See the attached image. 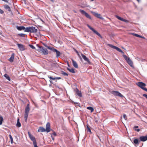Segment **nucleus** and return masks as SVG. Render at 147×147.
I'll return each mask as SVG.
<instances>
[{
    "label": "nucleus",
    "mask_w": 147,
    "mask_h": 147,
    "mask_svg": "<svg viewBox=\"0 0 147 147\" xmlns=\"http://www.w3.org/2000/svg\"><path fill=\"white\" fill-rule=\"evenodd\" d=\"M36 46L39 48L37 50L38 51H41L44 55H47L48 54V51L45 48L43 47L39 46L38 45H36Z\"/></svg>",
    "instance_id": "nucleus-1"
},
{
    "label": "nucleus",
    "mask_w": 147,
    "mask_h": 147,
    "mask_svg": "<svg viewBox=\"0 0 147 147\" xmlns=\"http://www.w3.org/2000/svg\"><path fill=\"white\" fill-rule=\"evenodd\" d=\"M37 28H36L35 27L33 26L27 27L26 28L25 30L26 32H28L36 33L37 32Z\"/></svg>",
    "instance_id": "nucleus-2"
},
{
    "label": "nucleus",
    "mask_w": 147,
    "mask_h": 147,
    "mask_svg": "<svg viewBox=\"0 0 147 147\" xmlns=\"http://www.w3.org/2000/svg\"><path fill=\"white\" fill-rule=\"evenodd\" d=\"M29 105L28 104L26 107L24 112V119L26 122L28 117V114L30 111Z\"/></svg>",
    "instance_id": "nucleus-3"
},
{
    "label": "nucleus",
    "mask_w": 147,
    "mask_h": 147,
    "mask_svg": "<svg viewBox=\"0 0 147 147\" xmlns=\"http://www.w3.org/2000/svg\"><path fill=\"white\" fill-rule=\"evenodd\" d=\"M123 56L128 64L131 67H132L133 65V63L130 58L128 57L125 55H123Z\"/></svg>",
    "instance_id": "nucleus-4"
},
{
    "label": "nucleus",
    "mask_w": 147,
    "mask_h": 147,
    "mask_svg": "<svg viewBox=\"0 0 147 147\" xmlns=\"http://www.w3.org/2000/svg\"><path fill=\"white\" fill-rule=\"evenodd\" d=\"M107 45L109 46V47H111L113 48L114 49H115L117 51H118L121 52L122 54H124V52L120 49L119 48L117 47H116L115 46H113L111 44H107Z\"/></svg>",
    "instance_id": "nucleus-5"
},
{
    "label": "nucleus",
    "mask_w": 147,
    "mask_h": 147,
    "mask_svg": "<svg viewBox=\"0 0 147 147\" xmlns=\"http://www.w3.org/2000/svg\"><path fill=\"white\" fill-rule=\"evenodd\" d=\"M111 93L115 96H118L122 98L124 97L123 95L118 91H113L111 92Z\"/></svg>",
    "instance_id": "nucleus-6"
},
{
    "label": "nucleus",
    "mask_w": 147,
    "mask_h": 147,
    "mask_svg": "<svg viewBox=\"0 0 147 147\" xmlns=\"http://www.w3.org/2000/svg\"><path fill=\"white\" fill-rule=\"evenodd\" d=\"M137 85L144 90L146 88L144 87L146 86V84L142 82H138L137 83Z\"/></svg>",
    "instance_id": "nucleus-7"
},
{
    "label": "nucleus",
    "mask_w": 147,
    "mask_h": 147,
    "mask_svg": "<svg viewBox=\"0 0 147 147\" xmlns=\"http://www.w3.org/2000/svg\"><path fill=\"white\" fill-rule=\"evenodd\" d=\"M49 50L52 51L53 52H55L56 53V57L58 58L60 56L61 53L60 52L57 50L56 49H55L54 48L52 47V48L49 47Z\"/></svg>",
    "instance_id": "nucleus-8"
},
{
    "label": "nucleus",
    "mask_w": 147,
    "mask_h": 147,
    "mask_svg": "<svg viewBox=\"0 0 147 147\" xmlns=\"http://www.w3.org/2000/svg\"><path fill=\"white\" fill-rule=\"evenodd\" d=\"M79 11L82 15H84L86 18L90 19H92V18L90 16L84 11L82 9H80Z\"/></svg>",
    "instance_id": "nucleus-9"
},
{
    "label": "nucleus",
    "mask_w": 147,
    "mask_h": 147,
    "mask_svg": "<svg viewBox=\"0 0 147 147\" xmlns=\"http://www.w3.org/2000/svg\"><path fill=\"white\" fill-rule=\"evenodd\" d=\"M88 27L92 30L95 34H97L99 37H101V36L100 34L96 30L94 29L93 28L91 27L88 24L87 25Z\"/></svg>",
    "instance_id": "nucleus-10"
},
{
    "label": "nucleus",
    "mask_w": 147,
    "mask_h": 147,
    "mask_svg": "<svg viewBox=\"0 0 147 147\" xmlns=\"http://www.w3.org/2000/svg\"><path fill=\"white\" fill-rule=\"evenodd\" d=\"M139 139L140 141L145 142L147 140V135L145 136H141L139 138Z\"/></svg>",
    "instance_id": "nucleus-11"
},
{
    "label": "nucleus",
    "mask_w": 147,
    "mask_h": 147,
    "mask_svg": "<svg viewBox=\"0 0 147 147\" xmlns=\"http://www.w3.org/2000/svg\"><path fill=\"white\" fill-rule=\"evenodd\" d=\"M17 45L21 51H23L25 50L24 46L23 45L20 44H17Z\"/></svg>",
    "instance_id": "nucleus-12"
},
{
    "label": "nucleus",
    "mask_w": 147,
    "mask_h": 147,
    "mask_svg": "<svg viewBox=\"0 0 147 147\" xmlns=\"http://www.w3.org/2000/svg\"><path fill=\"white\" fill-rule=\"evenodd\" d=\"M46 131L47 132H49L50 131V124L49 122H48L46 125Z\"/></svg>",
    "instance_id": "nucleus-13"
},
{
    "label": "nucleus",
    "mask_w": 147,
    "mask_h": 147,
    "mask_svg": "<svg viewBox=\"0 0 147 147\" xmlns=\"http://www.w3.org/2000/svg\"><path fill=\"white\" fill-rule=\"evenodd\" d=\"M81 55H82V57L83 58V59H84V60L85 61H86L89 63H90V61L89 59H88V58H87L86 57V56L85 55H84L82 53Z\"/></svg>",
    "instance_id": "nucleus-14"
},
{
    "label": "nucleus",
    "mask_w": 147,
    "mask_h": 147,
    "mask_svg": "<svg viewBox=\"0 0 147 147\" xmlns=\"http://www.w3.org/2000/svg\"><path fill=\"white\" fill-rule=\"evenodd\" d=\"M16 28H17V29L19 30H23L24 31L26 32V30H25L26 29V28H25L24 26H17Z\"/></svg>",
    "instance_id": "nucleus-15"
},
{
    "label": "nucleus",
    "mask_w": 147,
    "mask_h": 147,
    "mask_svg": "<svg viewBox=\"0 0 147 147\" xmlns=\"http://www.w3.org/2000/svg\"><path fill=\"white\" fill-rule=\"evenodd\" d=\"M93 14V15L95 16L96 17H97L98 18L101 19H102V20H104V18L102 17H101L100 16V14H98L97 13H95L93 12L92 13Z\"/></svg>",
    "instance_id": "nucleus-16"
},
{
    "label": "nucleus",
    "mask_w": 147,
    "mask_h": 147,
    "mask_svg": "<svg viewBox=\"0 0 147 147\" xmlns=\"http://www.w3.org/2000/svg\"><path fill=\"white\" fill-rule=\"evenodd\" d=\"M45 131H46L45 129L42 127H40L38 130V132H42Z\"/></svg>",
    "instance_id": "nucleus-17"
},
{
    "label": "nucleus",
    "mask_w": 147,
    "mask_h": 147,
    "mask_svg": "<svg viewBox=\"0 0 147 147\" xmlns=\"http://www.w3.org/2000/svg\"><path fill=\"white\" fill-rule=\"evenodd\" d=\"M14 55H15V54H14V53H13L11 54L10 57L9 59V61L10 62H12L13 61V59H14Z\"/></svg>",
    "instance_id": "nucleus-18"
},
{
    "label": "nucleus",
    "mask_w": 147,
    "mask_h": 147,
    "mask_svg": "<svg viewBox=\"0 0 147 147\" xmlns=\"http://www.w3.org/2000/svg\"><path fill=\"white\" fill-rule=\"evenodd\" d=\"M76 92L77 95L80 97L82 96V94L81 92L79 91V90L77 88L76 90Z\"/></svg>",
    "instance_id": "nucleus-19"
},
{
    "label": "nucleus",
    "mask_w": 147,
    "mask_h": 147,
    "mask_svg": "<svg viewBox=\"0 0 147 147\" xmlns=\"http://www.w3.org/2000/svg\"><path fill=\"white\" fill-rule=\"evenodd\" d=\"M72 63L74 67L76 68H77L78 67V65L76 62L73 59H71Z\"/></svg>",
    "instance_id": "nucleus-20"
},
{
    "label": "nucleus",
    "mask_w": 147,
    "mask_h": 147,
    "mask_svg": "<svg viewBox=\"0 0 147 147\" xmlns=\"http://www.w3.org/2000/svg\"><path fill=\"white\" fill-rule=\"evenodd\" d=\"M129 36H135L136 37H142V36H140L137 34H135L134 33L129 32L128 33Z\"/></svg>",
    "instance_id": "nucleus-21"
},
{
    "label": "nucleus",
    "mask_w": 147,
    "mask_h": 147,
    "mask_svg": "<svg viewBox=\"0 0 147 147\" xmlns=\"http://www.w3.org/2000/svg\"><path fill=\"white\" fill-rule=\"evenodd\" d=\"M28 135L29 136L31 140L33 141V142L36 141L35 139L34 136H33L32 135H31L28 132Z\"/></svg>",
    "instance_id": "nucleus-22"
},
{
    "label": "nucleus",
    "mask_w": 147,
    "mask_h": 147,
    "mask_svg": "<svg viewBox=\"0 0 147 147\" xmlns=\"http://www.w3.org/2000/svg\"><path fill=\"white\" fill-rule=\"evenodd\" d=\"M134 139L133 141L134 143L138 145L140 143V141H139V140L137 138H134Z\"/></svg>",
    "instance_id": "nucleus-23"
},
{
    "label": "nucleus",
    "mask_w": 147,
    "mask_h": 147,
    "mask_svg": "<svg viewBox=\"0 0 147 147\" xmlns=\"http://www.w3.org/2000/svg\"><path fill=\"white\" fill-rule=\"evenodd\" d=\"M115 17L118 19H119V20H121L122 21L126 22L127 21V20L124 19L123 18H121V17H120L117 15H116L115 16Z\"/></svg>",
    "instance_id": "nucleus-24"
},
{
    "label": "nucleus",
    "mask_w": 147,
    "mask_h": 147,
    "mask_svg": "<svg viewBox=\"0 0 147 147\" xmlns=\"http://www.w3.org/2000/svg\"><path fill=\"white\" fill-rule=\"evenodd\" d=\"M48 78L50 79V80H49V81L50 83L51 84L53 83V82L52 80H51V79L53 80H56V77H52L51 76H48Z\"/></svg>",
    "instance_id": "nucleus-25"
},
{
    "label": "nucleus",
    "mask_w": 147,
    "mask_h": 147,
    "mask_svg": "<svg viewBox=\"0 0 147 147\" xmlns=\"http://www.w3.org/2000/svg\"><path fill=\"white\" fill-rule=\"evenodd\" d=\"M4 8L6 9L8 11H11V9L10 7L7 5H4Z\"/></svg>",
    "instance_id": "nucleus-26"
},
{
    "label": "nucleus",
    "mask_w": 147,
    "mask_h": 147,
    "mask_svg": "<svg viewBox=\"0 0 147 147\" xmlns=\"http://www.w3.org/2000/svg\"><path fill=\"white\" fill-rule=\"evenodd\" d=\"M16 126L18 127H19L21 126V124L19 121V118L18 119H17V122L16 124Z\"/></svg>",
    "instance_id": "nucleus-27"
},
{
    "label": "nucleus",
    "mask_w": 147,
    "mask_h": 147,
    "mask_svg": "<svg viewBox=\"0 0 147 147\" xmlns=\"http://www.w3.org/2000/svg\"><path fill=\"white\" fill-rule=\"evenodd\" d=\"M67 69L70 72H71L73 73H75V72L74 71V68H72L71 69H70L68 68H67Z\"/></svg>",
    "instance_id": "nucleus-28"
},
{
    "label": "nucleus",
    "mask_w": 147,
    "mask_h": 147,
    "mask_svg": "<svg viewBox=\"0 0 147 147\" xmlns=\"http://www.w3.org/2000/svg\"><path fill=\"white\" fill-rule=\"evenodd\" d=\"M4 76L9 81L11 80V79L9 76L7 74H5L4 75Z\"/></svg>",
    "instance_id": "nucleus-29"
},
{
    "label": "nucleus",
    "mask_w": 147,
    "mask_h": 147,
    "mask_svg": "<svg viewBox=\"0 0 147 147\" xmlns=\"http://www.w3.org/2000/svg\"><path fill=\"white\" fill-rule=\"evenodd\" d=\"M87 109L88 110H90L91 112H93L94 111V109L93 108L91 107H87Z\"/></svg>",
    "instance_id": "nucleus-30"
},
{
    "label": "nucleus",
    "mask_w": 147,
    "mask_h": 147,
    "mask_svg": "<svg viewBox=\"0 0 147 147\" xmlns=\"http://www.w3.org/2000/svg\"><path fill=\"white\" fill-rule=\"evenodd\" d=\"M138 126H135L134 127V130L135 131H136L138 132H139L140 131V129H138Z\"/></svg>",
    "instance_id": "nucleus-31"
},
{
    "label": "nucleus",
    "mask_w": 147,
    "mask_h": 147,
    "mask_svg": "<svg viewBox=\"0 0 147 147\" xmlns=\"http://www.w3.org/2000/svg\"><path fill=\"white\" fill-rule=\"evenodd\" d=\"M9 137L11 140V143L12 144L13 142V138L11 134L9 135Z\"/></svg>",
    "instance_id": "nucleus-32"
},
{
    "label": "nucleus",
    "mask_w": 147,
    "mask_h": 147,
    "mask_svg": "<svg viewBox=\"0 0 147 147\" xmlns=\"http://www.w3.org/2000/svg\"><path fill=\"white\" fill-rule=\"evenodd\" d=\"M3 121V117L2 116H0V125H1L2 124V121Z\"/></svg>",
    "instance_id": "nucleus-33"
},
{
    "label": "nucleus",
    "mask_w": 147,
    "mask_h": 147,
    "mask_svg": "<svg viewBox=\"0 0 147 147\" xmlns=\"http://www.w3.org/2000/svg\"><path fill=\"white\" fill-rule=\"evenodd\" d=\"M86 127H87V131L90 133H91V130H90V128H89V125H87Z\"/></svg>",
    "instance_id": "nucleus-34"
},
{
    "label": "nucleus",
    "mask_w": 147,
    "mask_h": 147,
    "mask_svg": "<svg viewBox=\"0 0 147 147\" xmlns=\"http://www.w3.org/2000/svg\"><path fill=\"white\" fill-rule=\"evenodd\" d=\"M33 144L34 147H38L36 141L33 142Z\"/></svg>",
    "instance_id": "nucleus-35"
},
{
    "label": "nucleus",
    "mask_w": 147,
    "mask_h": 147,
    "mask_svg": "<svg viewBox=\"0 0 147 147\" xmlns=\"http://www.w3.org/2000/svg\"><path fill=\"white\" fill-rule=\"evenodd\" d=\"M42 44L45 46L47 48H48V49H49V47L52 48V47L47 46L46 44H45L44 43H43Z\"/></svg>",
    "instance_id": "nucleus-36"
},
{
    "label": "nucleus",
    "mask_w": 147,
    "mask_h": 147,
    "mask_svg": "<svg viewBox=\"0 0 147 147\" xmlns=\"http://www.w3.org/2000/svg\"><path fill=\"white\" fill-rule=\"evenodd\" d=\"M61 74L64 76H68V74L67 73H66L65 72H64L63 71L62 72Z\"/></svg>",
    "instance_id": "nucleus-37"
},
{
    "label": "nucleus",
    "mask_w": 147,
    "mask_h": 147,
    "mask_svg": "<svg viewBox=\"0 0 147 147\" xmlns=\"http://www.w3.org/2000/svg\"><path fill=\"white\" fill-rule=\"evenodd\" d=\"M123 118L125 120H127V117L126 115L125 114H124L123 115Z\"/></svg>",
    "instance_id": "nucleus-38"
},
{
    "label": "nucleus",
    "mask_w": 147,
    "mask_h": 147,
    "mask_svg": "<svg viewBox=\"0 0 147 147\" xmlns=\"http://www.w3.org/2000/svg\"><path fill=\"white\" fill-rule=\"evenodd\" d=\"M29 46L32 49H34L35 48L32 45H29Z\"/></svg>",
    "instance_id": "nucleus-39"
},
{
    "label": "nucleus",
    "mask_w": 147,
    "mask_h": 147,
    "mask_svg": "<svg viewBox=\"0 0 147 147\" xmlns=\"http://www.w3.org/2000/svg\"><path fill=\"white\" fill-rule=\"evenodd\" d=\"M4 13V11L3 10L0 8V13L3 14Z\"/></svg>",
    "instance_id": "nucleus-40"
},
{
    "label": "nucleus",
    "mask_w": 147,
    "mask_h": 147,
    "mask_svg": "<svg viewBox=\"0 0 147 147\" xmlns=\"http://www.w3.org/2000/svg\"><path fill=\"white\" fill-rule=\"evenodd\" d=\"M143 96L144 97H146L147 99V95L146 94H143Z\"/></svg>",
    "instance_id": "nucleus-41"
},
{
    "label": "nucleus",
    "mask_w": 147,
    "mask_h": 147,
    "mask_svg": "<svg viewBox=\"0 0 147 147\" xmlns=\"http://www.w3.org/2000/svg\"><path fill=\"white\" fill-rule=\"evenodd\" d=\"M53 135L55 136H56V133L55 132H53V133L51 135Z\"/></svg>",
    "instance_id": "nucleus-42"
},
{
    "label": "nucleus",
    "mask_w": 147,
    "mask_h": 147,
    "mask_svg": "<svg viewBox=\"0 0 147 147\" xmlns=\"http://www.w3.org/2000/svg\"><path fill=\"white\" fill-rule=\"evenodd\" d=\"M61 79L60 77H56V80H59Z\"/></svg>",
    "instance_id": "nucleus-43"
},
{
    "label": "nucleus",
    "mask_w": 147,
    "mask_h": 147,
    "mask_svg": "<svg viewBox=\"0 0 147 147\" xmlns=\"http://www.w3.org/2000/svg\"><path fill=\"white\" fill-rule=\"evenodd\" d=\"M37 36H42V35L40 34V32H38V34H37Z\"/></svg>",
    "instance_id": "nucleus-44"
},
{
    "label": "nucleus",
    "mask_w": 147,
    "mask_h": 147,
    "mask_svg": "<svg viewBox=\"0 0 147 147\" xmlns=\"http://www.w3.org/2000/svg\"><path fill=\"white\" fill-rule=\"evenodd\" d=\"M58 42H59L60 44H61L62 42L60 41H58Z\"/></svg>",
    "instance_id": "nucleus-45"
},
{
    "label": "nucleus",
    "mask_w": 147,
    "mask_h": 147,
    "mask_svg": "<svg viewBox=\"0 0 147 147\" xmlns=\"http://www.w3.org/2000/svg\"><path fill=\"white\" fill-rule=\"evenodd\" d=\"M144 90L146 92H147V89L146 88V89H145V90Z\"/></svg>",
    "instance_id": "nucleus-46"
},
{
    "label": "nucleus",
    "mask_w": 147,
    "mask_h": 147,
    "mask_svg": "<svg viewBox=\"0 0 147 147\" xmlns=\"http://www.w3.org/2000/svg\"><path fill=\"white\" fill-rule=\"evenodd\" d=\"M51 137L52 138V139H53V140H54V138H53V137L52 136V135H51Z\"/></svg>",
    "instance_id": "nucleus-47"
},
{
    "label": "nucleus",
    "mask_w": 147,
    "mask_h": 147,
    "mask_svg": "<svg viewBox=\"0 0 147 147\" xmlns=\"http://www.w3.org/2000/svg\"><path fill=\"white\" fill-rule=\"evenodd\" d=\"M52 2H54V0H50Z\"/></svg>",
    "instance_id": "nucleus-48"
},
{
    "label": "nucleus",
    "mask_w": 147,
    "mask_h": 147,
    "mask_svg": "<svg viewBox=\"0 0 147 147\" xmlns=\"http://www.w3.org/2000/svg\"><path fill=\"white\" fill-rule=\"evenodd\" d=\"M67 65H68L69 67V63H67Z\"/></svg>",
    "instance_id": "nucleus-49"
},
{
    "label": "nucleus",
    "mask_w": 147,
    "mask_h": 147,
    "mask_svg": "<svg viewBox=\"0 0 147 147\" xmlns=\"http://www.w3.org/2000/svg\"><path fill=\"white\" fill-rule=\"evenodd\" d=\"M139 2H140V0H137Z\"/></svg>",
    "instance_id": "nucleus-50"
},
{
    "label": "nucleus",
    "mask_w": 147,
    "mask_h": 147,
    "mask_svg": "<svg viewBox=\"0 0 147 147\" xmlns=\"http://www.w3.org/2000/svg\"><path fill=\"white\" fill-rule=\"evenodd\" d=\"M141 38H143L144 39H145V38L144 37H141Z\"/></svg>",
    "instance_id": "nucleus-51"
},
{
    "label": "nucleus",
    "mask_w": 147,
    "mask_h": 147,
    "mask_svg": "<svg viewBox=\"0 0 147 147\" xmlns=\"http://www.w3.org/2000/svg\"><path fill=\"white\" fill-rule=\"evenodd\" d=\"M94 0H90V1H94Z\"/></svg>",
    "instance_id": "nucleus-52"
},
{
    "label": "nucleus",
    "mask_w": 147,
    "mask_h": 147,
    "mask_svg": "<svg viewBox=\"0 0 147 147\" xmlns=\"http://www.w3.org/2000/svg\"><path fill=\"white\" fill-rule=\"evenodd\" d=\"M78 55H79V56L80 57V56L79 55V54H78Z\"/></svg>",
    "instance_id": "nucleus-53"
},
{
    "label": "nucleus",
    "mask_w": 147,
    "mask_h": 147,
    "mask_svg": "<svg viewBox=\"0 0 147 147\" xmlns=\"http://www.w3.org/2000/svg\"><path fill=\"white\" fill-rule=\"evenodd\" d=\"M76 53H78V51H76Z\"/></svg>",
    "instance_id": "nucleus-54"
}]
</instances>
